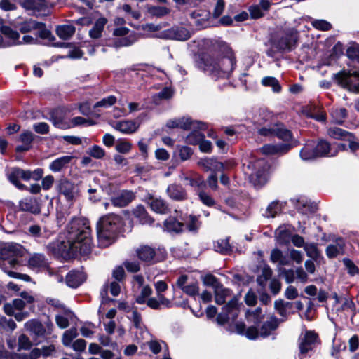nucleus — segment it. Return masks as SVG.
Wrapping results in <instances>:
<instances>
[{
	"instance_id": "f257e3e1",
	"label": "nucleus",
	"mask_w": 359,
	"mask_h": 359,
	"mask_svg": "<svg viewBox=\"0 0 359 359\" xmlns=\"http://www.w3.org/2000/svg\"><path fill=\"white\" fill-rule=\"evenodd\" d=\"M91 230L88 221L85 218H73L67 227V241L58 245V253L71 257L86 255L92 249Z\"/></svg>"
},
{
	"instance_id": "f03ea898",
	"label": "nucleus",
	"mask_w": 359,
	"mask_h": 359,
	"mask_svg": "<svg viewBox=\"0 0 359 359\" xmlns=\"http://www.w3.org/2000/svg\"><path fill=\"white\" fill-rule=\"evenodd\" d=\"M198 65L207 74L217 79L228 76L233 70L236 58L232 50L226 47L225 55L205 54L201 58Z\"/></svg>"
},
{
	"instance_id": "7ed1b4c3",
	"label": "nucleus",
	"mask_w": 359,
	"mask_h": 359,
	"mask_svg": "<svg viewBox=\"0 0 359 359\" xmlns=\"http://www.w3.org/2000/svg\"><path fill=\"white\" fill-rule=\"evenodd\" d=\"M121 226V217L117 215L109 214L102 217L97 225L99 245L107 248L112 244Z\"/></svg>"
},
{
	"instance_id": "20e7f679",
	"label": "nucleus",
	"mask_w": 359,
	"mask_h": 359,
	"mask_svg": "<svg viewBox=\"0 0 359 359\" xmlns=\"http://www.w3.org/2000/svg\"><path fill=\"white\" fill-rule=\"evenodd\" d=\"M200 222L196 216L189 215L183 219V222L178 221L173 217H169L164 222L165 229L170 232L180 233L184 231V227L191 232H196L200 227Z\"/></svg>"
},
{
	"instance_id": "39448f33",
	"label": "nucleus",
	"mask_w": 359,
	"mask_h": 359,
	"mask_svg": "<svg viewBox=\"0 0 359 359\" xmlns=\"http://www.w3.org/2000/svg\"><path fill=\"white\" fill-rule=\"evenodd\" d=\"M26 250L20 244L8 243L0 248V259L5 266L8 263L11 267H15L18 262L17 257H23Z\"/></svg>"
},
{
	"instance_id": "423d86ee",
	"label": "nucleus",
	"mask_w": 359,
	"mask_h": 359,
	"mask_svg": "<svg viewBox=\"0 0 359 359\" xmlns=\"http://www.w3.org/2000/svg\"><path fill=\"white\" fill-rule=\"evenodd\" d=\"M156 292V297H149L147 301V305L155 310H159L162 307L169 308L171 306V302L166 298L162 292L168 290V285L163 280L157 281L154 284Z\"/></svg>"
},
{
	"instance_id": "0eeeda50",
	"label": "nucleus",
	"mask_w": 359,
	"mask_h": 359,
	"mask_svg": "<svg viewBox=\"0 0 359 359\" xmlns=\"http://www.w3.org/2000/svg\"><path fill=\"white\" fill-rule=\"evenodd\" d=\"M337 79L343 88L354 93H359V71L339 73L337 75Z\"/></svg>"
},
{
	"instance_id": "6e6552de",
	"label": "nucleus",
	"mask_w": 359,
	"mask_h": 359,
	"mask_svg": "<svg viewBox=\"0 0 359 359\" xmlns=\"http://www.w3.org/2000/svg\"><path fill=\"white\" fill-rule=\"evenodd\" d=\"M298 342L299 356H303L313 350L318 343V336L315 332L307 330L299 337Z\"/></svg>"
},
{
	"instance_id": "1a4fd4ad",
	"label": "nucleus",
	"mask_w": 359,
	"mask_h": 359,
	"mask_svg": "<svg viewBox=\"0 0 359 359\" xmlns=\"http://www.w3.org/2000/svg\"><path fill=\"white\" fill-rule=\"evenodd\" d=\"M166 126L170 128H180L184 130H205L207 128L206 123L192 121L189 118H181L170 120L167 122Z\"/></svg>"
},
{
	"instance_id": "9d476101",
	"label": "nucleus",
	"mask_w": 359,
	"mask_h": 359,
	"mask_svg": "<svg viewBox=\"0 0 359 359\" xmlns=\"http://www.w3.org/2000/svg\"><path fill=\"white\" fill-rule=\"evenodd\" d=\"M259 133L264 136L275 135L283 141L288 142L292 138V133L285 128L282 123H276L269 128L259 129Z\"/></svg>"
},
{
	"instance_id": "9b49d317",
	"label": "nucleus",
	"mask_w": 359,
	"mask_h": 359,
	"mask_svg": "<svg viewBox=\"0 0 359 359\" xmlns=\"http://www.w3.org/2000/svg\"><path fill=\"white\" fill-rule=\"evenodd\" d=\"M56 189L60 195L65 197L67 201H74L78 196L77 186L67 179H60L57 181Z\"/></svg>"
},
{
	"instance_id": "f8f14e48",
	"label": "nucleus",
	"mask_w": 359,
	"mask_h": 359,
	"mask_svg": "<svg viewBox=\"0 0 359 359\" xmlns=\"http://www.w3.org/2000/svg\"><path fill=\"white\" fill-rule=\"evenodd\" d=\"M1 32L3 35L1 48L22 45L20 34L9 26L2 25Z\"/></svg>"
},
{
	"instance_id": "ddd939ff",
	"label": "nucleus",
	"mask_w": 359,
	"mask_h": 359,
	"mask_svg": "<svg viewBox=\"0 0 359 359\" xmlns=\"http://www.w3.org/2000/svg\"><path fill=\"white\" fill-rule=\"evenodd\" d=\"M238 316V299H231L223 308V311L217 317L219 325H224L229 320H234Z\"/></svg>"
},
{
	"instance_id": "4468645a",
	"label": "nucleus",
	"mask_w": 359,
	"mask_h": 359,
	"mask_svg": "<svg viewBox=\"0 0 359 359\" xmlns=\"http://www.w3.org/2000/svg\"><path fill=\"white\" fill-rule=\"evenodd\" d=\"M297 39V33L292 31L289 33L285 34L279 39L274 40L272 42V46L273 48H276L277 51L290 50L291 48L296 43Z\"/></svg>"
},
{
	"instance_id": "2eb2a0df",
	"label": "nucleus",
	"mask_w": 359,
	"mask_h": 359,
	"mask_svg": "<svg viewBox=\"0 0 359 359\" xmlns=\"http://www.w3.org/2000/svg\"><path fill=\"white\" fill-rule=\"evenodd\" d=\"M26 265L30 269L39 271L48 268V262L44 254L32 252L29 253Z\"/></svg>"
},
{
	"instance_id": "dca6fc26",
	"label": "nucleus",
	"mask_w": 359,
	"mask_h": 359,
	"mask_svg": "<svg viewBox=\"0 0 359 359\" xmlns=\"http://www.w3.org/2000/svg\"><path fill=\"white\" fill-rule=\"evenodd\" d=\"M8 180L19 189H27V186L20 182V179L25 181L29 180V175L27 173V170L19 168H13L7 172Z\"/></svg>"
},
{
	"instance_id": "f3484780",
	"label": "nucleus",
	"mask_w": 359,
	"mask_h": 359,
	"mask_svg": "<svg viewBox=\"0 0 359 359\" xmlns=\"http://www.w3.org/2000/svg\"><path fill=\"white\" fill-rule=\"evenodd\" d=\"M52 326L53 325L51 323L50 325H48V330L47 331L41 322L34 319L28 320L25 324L26 330L37 337H44L48 334H50Z\"/></svg>"
},
{
	"instance_id": "a211bd4d",
	"label": "nucleus",
	"mask_w": 359,
	"mask_h": 359,
	"mask_svg": "<svg viewBox=\"0 0 359 359\" xmlns=\"http://www.w3.org/2000/svg\"><path fill=\"white\" fill-rule=\"evenodd\" d=\"M136 255L141 261L149 264L158 262L156 250L149 245H141L137 248Z\"/></svg>"
},
{
	"instance_id": "6ab92c4d",
	"label": "nucleus",
	"mask_w": 359,
	"mask_h": 359,
	"mask_svg": "<svg viewBox=\"0 0 359 359\" xmlns=\"http://www.w3.org/2000/svg\"><path fill=\"white\" fill-rule=\"evenodd\" d=\"M112 128L123 134H133L139 128L140 123L133 120L114 121L110 123Z\"/></svg>"
},
{
	"instance_id": "aec40b11",
	"label": "nucleus",
	"mask_w": 359,
	"mask_h": 359,
	"mask_svg": "<svg viewBox=\"0 0 359 359\" xmlns=\"http://www.w3.org/2000/svg\"><path fill=\"white\" fill-rule=\"evenodd\" d=\"M292 147V144L289 143L265 144L260 148V151L265 155H282L287 152Z\"/></svg>"
},
{
	"instance_id": "412c9836",
	"label": "nucleus",
	"mask_w": 359,
	"mask_h": 359,
	"mask_svg": "<svg viewBox=\"0 0 359 359\" xmlns=\"http://www.w3.org/2000/svg\"><path fill=\"white\" fill-rule=\"evenodd\" d=\"M135 198V194L131 191L122 190L115 196L112 197L111 201L114 206L122 208L128 205Z\"/></svg>"
},
{
	"instance_id": "4be33fe9",
	"label": "nucleus",
	"mask_w": 359,
	"mask_h": 359,
	"mask_svg": "<svg viewBox=\"0 0 359 359\" xmlns=\"http://www.w3.org/2000/svg\"><path fill=\"white\" fill-rule=\"evenodd\" d=\"M181 181L186 182L192 187H201L204 184L203 178L194 172H184L182 171L179 175Z\"/></svg>"
},
{
	"instance_id": "5701e85b",
	"label": "nucleus",
	"mask_w": 359,
	"mask_h": 359,
	"mask_svg": "<svg viewBox=\"0 0 359 359\" xmlns=\"http://www.w3.org/2000/svg\"><path fill=\"white\" fill-rule=\"evenodd\" d=\"M148 203L151 210L156 213L168 214L169 212V207L167 203L161 198H156L151 195L148 196Z\"/></svg>"
},
{
	"instance_id": "b1692460",
	"label": "nucleus",
	"mask_w": 359,
	"mask_h": 359,
	"mask_svg": "<svg viewBox=\"0 0 359 359\" xmlns=\"http://www.w3.org/2000/svg\"><path fill=\"white\" fill-rule=\"evenodd\" d=\"M85 280V274L80 271H71L66 276L67 285L73 288L79 287Z\"/></svg>"
},
{
	"instance_id": "393cba45",
	"label": "nucleus",
	"mask_w": 359,
	"mask_h": 359,
	"mask_svg": "<svg viewBox=\"0 0 359 359\" xmlns=\"http://www.w3.org/2000/svg\"><path fill=\"white\" fill-rule=\"evenodd\" d=\"M73 159L74 156H64L57 158L50 163L49 169L54 172H60L67 168Z\"/></svg>"
},
{
	"instance_id": "a878e982",
	"label": "nucleus",
	"mask_w": 359,
	"mask_h": 359,
	"mask_svg": "<svg viewBox=\"0 0 359 359\" xmlns=\"http://www.w3.org/2000/svg\"><path fill=\"white\" fill-rule=\"evenodd\" d=\"M280 324V321L275 317L271 318L269 321L264 322L259 328V336L267 337L273 331L276 330Z\"/></svg>"
},
{
	"instance_id": "bb28decb",
	"label": "nucleus",
	"mask_w": 359,
	"mask_h": 359,
	"mask_svg": "<svg viewBox=\"0 0 359 359\" xmlns=\"http://www.w3.org/2000/svg\"><path fill=\"white\" fill-rule=\"evenodd\" d=\"M20 208L22 211L30 212L34 214H38L40 212V208L36 201L34 198H25L20 201Z\"/></svg>"
},
{
	"instance_id": "cd10ccee",
	"label": "nucleus",
	"mask_w": 359,
	"mask_h": 359,
	"mask_svg": "<svg viewBox=\"0 0 359 359\" xmlns=\"http://www.w3.org/2000/svg\"><path fill=\"white\" fill-rule=\"evenodd\" d=\"M167 193L170 198L175 201H184L187 199V193L183 187L173 184L167 188Z\"/></svg>"
},
{
	"instance_id": "c85d7f7f",
	"label": "nucleus",
	"mask_w": 359,
	"mask_h": 359,
	"mask_svg": "<svg viewBox=\"0 0 359 359\" xmlns=\"http://www.w3.org/2000/svg\"><path fill=\"white\" fill-rule=\"evenodd\" d=\"M344 242L342 239H338L334 243L329 245L325 250L329 258H334L344 253Z\"/></svg>"
},
{
	"instance_id": "c756f323",
	"label": "nucleus",
	"mask_w": 359,
	"mask_h": 359,
	"mask_svg": "<svg viewBox=\"0 0 359 359\" xmlns=\"http://www.w3.org/2000/svg\"><path fill=\"white\" fill-rule=\"evenodd\" d=\"M76 28L72 25H57L55 32L58 37L62 40L69 39L75 33Z\"/></svg>"
},
{
	"instance_id": "7c9ffc66",
	"label": "nucleus",
	"mask_w": 359,
	"mask_h": 359,
	"mask_svg": "<svg viewBox=\"0 0 359 359\" xmlns=\"http://www.w3.org/2000/svg\"><path fill=\"white\" fill-rule=\"evenodd\" d=\"M318 157L334 156L337 155V151H332L330 144L323 140H320L315 147Z\"/></svg>"
},
{
	"instance_id": "2f4dec72",
	"label": "nucleus",
	"mask_w": 359,
	"mask_h": 359,
	"mask_svg": "<svg viewBox=\"0 0 359 359\" xmlns=\"http://www.w3.org/2000/svg\"><path fill=\"white\" fill-rule=\"evenodd\" d=\"M133 215L139 219L142 224H151L154 219L148 215L142 205L137 206L133 211Z\"/></svg>"
},
{
	"instance_id": "473e14b6",
	"label": "nucleus",
	"mask_w": 359,
	"mask_h": 359,
	"mask_svg": "<svg viewBox=\"0 0 359 359\" xmlns=\"http://www.w3.org/2000/svg\"><path fill=\"white\" fill-rule=\"evenodd\" d=\"M107 22V20L105 18L102 17L98 18L92 29L89 31L90 37L95 39L100 38Z\"/></svg>"
},
{
	"instance_id": "72a5a7b5",
	"label": "nucleus",
	"mask_w": 359,
	"mask_h": 359,
	"mask_svg": "<svg viewBox=\"0 0 359 359\" xmlns=\"http://www.w3.org/2000/svg\"><path fill=\"white\" fill-rule=\"evenodd\" d=\"M50 121L57 128L62 129L70 128L69 124L64 121V114L60 109H55L50 113Z\"/></svg>"
},
{
	"instance_id": "f704fd0d",
	"label": "nucleus",
	"mask_w": 359,
	"mask_h": 359,
	"mask_svg": "<svg viewBox=\"0 0 359 359\" xmlns=\"http://www.w3.org/2000/svg\"><path fill=\"white\" fill-rule=\"evenodd\" d=\"M170 36L178 41H185L189 39L190 33L184 27L172 28L169 31Z\"/></svg>"
},
{
	"instance_id": "c9c22d12",
	"label": "nucleus",
	"mask_w": 359,
	"mask_h": 359,
	"mask_svg": "<svg viewBox=\"0 0 359 359\" xmlns=\"http://www.w3.org/2000/svg\"><path fill=\"white\" fill-rule=\"evenodd\" d=\"M109 288L111 294L116 297L118 296L121 291V287L118 283L117 282H111L110 285L105 284L103 285L101 292L100 295L102 298V299H104L107 297V292L108 289Z\"/></svg>"
},
{
	"instance_id": "e433bc0d",
	"label": "nucleus",
	"mask_w": 359,
	"mask_h": 359,
	"mask_svg": "<svg viewBox=\"0 0 359 359\" xmlns=\"http://www.w3.org/2000/svg\"><path fill=\"white\" fill-rule=\"evenodd\" d=\"M332 122L342 124L347 116V111L344 108H332L330 111Z\"/></svg>"
},
{
	"instance_id": "4c0bfd02",
	"label": "nucleus",
	"mask_w": 359,
	"mask_h": 359,
	"mask_svg": "<svg viewBox=\"0 0 359 359\" xmlns=\"http://www.w3.org/2000/svg\"><path fill=\"white\" fill-rule=\"evenodd\" d=\"M214 292L215 302L217 304H224L225 302L226 298L231 295L230 290L224 287L222 284L214 290Z\"/></svg>"
},
{
	"instance_id": "58836bf2",
	"label": "nucleus",
	"mask_w": 359,
	"mask_h": 359,
	"mask_svg": "<svg viewBox=\"0 0 359 359\" xmlns=\"http://www.w3.org/2000/svg\"><path fill=\"white\" fill-rule=\"evenodd\" d=\"M300 156L304 161H310L318 158L315 147L309 144L302 148L300 151Z\"/></svg>"
},
{
	"instance_id": "ea45409f",
	"label": "nucleus",
	"mask_w": 359,
	"mask_h": 359,
	"mask_svg": "<svg viewBox=\"0 0 359 359\" xmlns=\"http://www.w3.org/2000/svg\"><path fill=\"white\" fill-rule=\"evenodd\" d=\"M327 134L330 137L339 140H348L351 136V133L337 127L330 128Z\"/></svg>"
},
{
	"instance_id": "a19ab883",
	"label": "nucleus",
	"mask_w": 359,
	"mask_h": 359,
	"mask_svg": "<svg viewBox=\"0 0 359 359\" xmlns=\"http://www.w3.org/2000/svg\"><path fill=\"white\" fill-rule=\"evenodd\" d=\"M78 336V332L76 329L71 328L69 330H66L62 337V343L66 346L69 347L72 344V341Z\"/></svg>"
},
{
	"instance_id": "79ce46f5",
	"label": "nucleus",
	"mask_w": 359,
	"mask_h": 359,
	"mask_svg": "<svg viewBox=\"0 0 359 359\" xmlns=\"http://www.w3.org/2000/svg\"><path fill=\"white\" fill-rule=\"evenodd\" d=\"M262 84L264 86L271 87L274 93H280L281 86L278 81L272 76H266L262 79Z\"/></svg>"
},
{
	"instance_id": "37998d69",
	"label": "nucleus",
	"mask_w": 359,
	"mask_h": 359,
	"mask_svg": "<svg viewBox=\"0 0 359 359\" xmlns=\"http://www.w3.org/2000/svg\"><path fill=\"white\" fill-rule=\"evenodd\" d=\"M250 181L255 187H260L267 181L266 175L263 171H258L250 176Z\"/></svg>"
},
{
	"instance_id": "c03bdc74",
	"label": "nucleus",
	"mask_w": 359,
	"mask_h": 359,
	"mask_svg": "<svg viewBox=\"0 0 359 359\" xmlns=\"http://www.w3.org/2000/svg\"><path fill=\"white\" fill-rule=\"evenodd\" d=\"M39 25V22L29 20L19 24L18 28L22 33L25 34L36 30Z\"/></svg>"
},
{
	"instance_id": "a18cd8bd",
	"label": "nucleus",
	"mask_w": 359,
	"mask_h": 359,
	"mask_svg": "<svg viewBox=\"0 0 359 359\" xmlns=\"http://www.w3.org/2000/svg\"><path fill=\"white\" fill-rule=\"evenodd\" d=\"M246 317L249 322L258 324L263 319L262 309L260 308H257L252 311H248L246 313Z\"/></svg>"
},
{
	"instance_id": "49530a36",
	"label": "nucleus",
	"mask_w": 359,
	"mask_h": 359,
	"mask_svg": "<svg viewBox=\"0 0 359 359\" xmlns=\"http://www.w3.org/2000/svg\"><path fill=\"white\" fill-rule=\"evenodd\" d=\"M190 16L195 20L196 25H201L203 20L208 18L209 13L204 10H196L190 13Z\"/></svg>"
},
{
	"instance_id": "de8ad7c7",
	"label": "nucleus",
	"mask_w": 359,
	"mask_h": 359,
	"mask_svg": "<svg viewBox=\"0 0 359 359\" xmlns=\"http://www.w3.org/2000/svg\"><path fill=\"white\" fill-rule=\"evenodd\" d=\"M304 249L308 257L313 259H316L319 257V251L316 243H306Z\"/></svg>"
},
{
	"instance_id": "09e8293b",
	"label": "nucleus",
	"mask_w": 359,
	"mask_h": 359,
	"mask_svg": "<svg viewBox=\"0 0 359 359\" xmlns=\"http://www.w3.org/2000/svg\"><path fill=\"white\" fill-rule=\"evenodd\" d=\"M18 351L29 350L32 347V343L27 335L22 334L18 337Z\"/></svg>"
},
{
	"instance_id": "8fccbe9b",
	"label": "nucleus",
	"mask_w": 359,
	"mask_h": 359,
	"mask_svg": "<svg viewBox=\"0 0 359 359\" xmlns=\"http://www.w3.org/2000/svg\"><path fill=\"white\" fill-rule=\"evenodd\" d=\"M151 294V287L147 285L142 287L140 294L136 299V302L140 304L144 303L147 304V298L149 297Z\"/></svg>"
},
{
	"instance_id": "3c124183",
	"label": "nucleus",
	"mask_w": 359,
	"mask_h": 359,
	"mask_svg": "<svg viewBox=\"0 0 359 359\" xmlns=\"http://www.w3.org/2000/svg\"><path fill=\"white\" fill-rule=\"evenodd\" d=\"M215 250L221 253L227 254L231 251V247L228 239L218 241L215 245Z\"/></svg>"
},
{
	"instance_id": "603ef678",
	"label": "nucleus",
	"mask_w": 359,
	"mask_h": 359,
	"mask_svg": "<svg viewBox=\"0 0 359 359\" xmlns=\"http://www.w3.org/2000/svg\"><path fill=\"white\" fill-rule=\"evenodd\" d=\"M276 238L279 243L283 244L288 242L290 238V232L283 227H279L275 232Z\"/></svg>"
},
{
	"instance_id": "864d4df0",
	"label": "nucleus",
	"mask_w": 359,
	"mask_h": 359,
	"mask_svg": "<svg viewBox=\"0 0 359 359\" xmlns=\"http://www.w3.org/2000/svg\"><path fill=\"white\" fill-rule=\"evenodd\" d=\"M39 26L36 30L39 32V36L43 39H48L49 41L55 40L54 36L52 33L46 29L45 25L42 22H39Z\"/></svg>"
},
{
	"instance_id": "5fc2aeb1",
	"label": "nucleus",
	"mask_w": 359,
	"mask_h": 359,
	"mask_svg": "<svg viewBox=\"0 0 359 359\" xmlns=\"http://www.w3.org/2000/svg\"><path fill=\"white\" fill-rule=\"evenodd\" d=\"M116 102V97L114 95H110L107 97H104L100 101L97 102L93 107L97 108V107H104L107 108L112 105H114Z\"/></svg>"
},
{
	"instance_id": "6e6d98bb",
	"label": "nucleus",
	"mask_w": 359,
	"mask_h": 359,
	"mask_svg": "<svg viewBox=\"0 0 359 359\" xmlns=\"http://www.w3.org/2000/svg\"><path fill=\"white\" fill-rule=\"evenodd\" d=\"M205 135L199 131L191 132L187 137V141L191 144H199L204 139Z\"/></svg>"
},
{
	"instance_id": "4d7b16f0",
	"label": "nucleus",
	"mask_w": 359,
	"mask_h": 359,
	"mask_svg": "<svg viewBox=\"0 0 359 359\" xmlns=\"http://www.w3.org/2000/svg\"><path fill=\"white\" fill-rule=\"evenodd\" d=\"M132 148V144L124 140H118L116 144V150L122 154L128 153Z\"/></svg>"
},
{
	"instance_id": "13d9d810",
	"label": "nucleus",
	"mask_w": 359,
	"mask_h": 359,
	"mask_svg": "<svg viewBox=\"0 0 359 359\" xmlns=\"http://www.w3.org/2000/svg\"><path fill=\"white\" fill-rule=\"evenodd\" d=\"M149 12L152 15L163 17L170 13V9L164 6H151L149 8Z\"/></svg>"
},
{
	"instance_id": "bf43d9fd",
	"label": "nucleus",
	"mask_w": 359,
	"mask_h": 359,
	"mask_svg": "<svg viewBox=\"0 0 359 359\" xmlns=\"http://www.w3.org/2000/svg\"><path fill=\"white\" fill-rule=\"evenodd\" d=\"M280 210L279 203L273 201L267 207L265 215L267 217H274Z\"/></svg>"
},
{
	"instance_id": "052dcab7",
	"label": "nucleus",
	"mask_w": 359,
	"mask_h": 359,
	"mask_svg": "<svg viewBox=\"0 0 359 359\" xmlns=\"http://www.w3.org/2000/svg\"><path fill=\"white\" fill-rule=\"evenodd\" d=\"M346 55L348 58L359 62V45L355 43L349 46L346 50Z\"/></svg>"
},
{
	"instance_id": "680f3d73",
	"label": "nucleus",
	"mask_w": 359,
	"mask_h": 359,
	"mask_svg": "<svg viewBox=\"0 0 359 359\" xmlns=\"http://www.w3.org/2000/svg\"><path fill=\"white\" fill-rule=\"evenodd\" d=\"M311 24L316 29L322 31H327L332 27L331 24L325 20H315Z\"/></svg>"
},
{
	"instance_id": "e2e57ef3",
	"label": "nucleus",
	"mask_w": 359,
	"mask_h": 359,
	"mask_svg": "<svg viewBox=\"0 0 359 359\" xmlns=\"http://www.w3.org/2000/svg\"><path fill=\"white\" fill-rule=\"evenodd\" d=\"M85 124L91 126V125L94 124V122L91 120L86 119L81 116H76V117L73 118L70 121V124H69V126L71 128V127H75L77 126H81V125H85Z\"/></svg>"
},
{
	"instance_id": "0e129e2a",
	"label": "nucleus",
	"mask_w": 359,
	"mask_h": 359,
	"mask_svg": "<svg viewBox=\"0 0 359 359\" xmlns=\"http://www.w3.org/2000/svg\"><path fill=\"white\" fill-rule=\"evenodd\" d=\"M203 282L205 285L211 286L214 290L221 285L216 277L211 274H208L204 276L203 278Z\"/></svg>"
},
{
	"instance_id": "69168bd1",
	"label": "nucleus",
	"mask_w": 359,
	"mask_h": 359,
	"mask_svg": "<svg viewBox=\"0 0 359 359\" xmlns=\"http://www.w3.org/2000/svg\"><path fill=\"white\" fill-rule=\"evenodd\" d=\"M88 153L93 158L97 159L102 158L105 154L104 149L97 145H94L90 148Z\"/></svg>"
},
{
	"instance_id": "338daca9",
	"label": "nucleus",
	"mask_w": 359,
	"mask_h": 359,
	"mask_svg": "<svg viewBox=\"0 0 359 359\" xmlns=\"http://www.w3.org/2000/svg\"><path fill=\"white\" fill-rule=\"evenodd\" d=\"M272 276V270L269 267H264L262 269V275L257 278V282L262 285L267 280L270 279Z\"/></svg>"
},
{
	"instance_id": "774afa93",
	"label": "nucleus",
	"mask_w": 359,
	"mask_h": 359,
	"mask_svg": "<svg viewBox=\"0 0 359 359\" xmlns=\"http://www.w3.org/2000/svg\"><path fill=\"white\" fill-rule=\"evenodd\" d=\"M33 129L39 134L45 135L49 132V126L45 122H39L33 125Z\"/></svg>"
}]
</instances>
